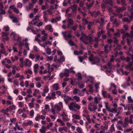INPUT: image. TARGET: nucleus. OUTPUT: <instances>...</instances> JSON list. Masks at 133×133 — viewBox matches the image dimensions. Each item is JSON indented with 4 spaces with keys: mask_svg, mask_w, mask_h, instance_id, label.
<instances>
[{
    "mask_svg": "<svg viewBox=\"0 0 133 133\" xmlns=\"http://www.w3.org/2000/svg\"><path fill=\"white\" fill-rule=\"evenodd\" d=\"M128 56L125 58L124 56H121L120 58L121 60H123L126 62H129L128 64L127 65L125 68L127 69H129L133 65V55L130 54L129 52L127 53Z\"/></svg>",
    "mask_w": 133,
    "mask_h": 133,
    "instance_id": "nucleus-1",
    "label": "nucleus"
},
{
    "mask_svg": "<svg viewBox=\"0 0 133 133\" xmlns=\"http://www.w3.org/2000/svg\"><path fill=\"white\" fill-rule=\"evenodd\" d=\"M129 122V120L128 117L125 118L123 122L121 121H119L117 126L118 129L119 130L123 131V130L122 127L124 128L127 127L128 125Z\"/></svg>",
    "mask_w": 133,
    "mask_h": 133,
    "instance_id": "nucleus-2",
    "label": "nucleus"
},
{
    "mask_svg": "<svg viewBox=\"0 0 133 133\" xmlns=\"http://www.w3.org/2000/svg\"><path fill=\"white\" fill-rule=\"evenodd\" d=\"M82 36L80 38V40L85 44L88 43H91L93 41V38L91 36H87L83 32H81Z\"/></svg>",
    "mask_w": 133,
    "mask_h": 133,
    "instance_id": "nucleus-3",
    "label": "nucleus"
},
{
    "mask_svg": "<svg viewBox=\"0 0 133 133\" xmlns=\"http://www.w3.org/2000/svg\"><path fill=\"white\" fill-rule=\"evenodd\" d=\"M88 59L92 64H96L98 65H100L98 63L100 61V59L94 56L92 54H91L89 57Z\"/></svg>",
    "mask_w": 133,
    "mask_h": 133,
    "instance_id": "nucleus-4",
    "label": "nucleus"
},
{
    "mask_svg": "<svg viewBox=\"0 0 133 133\" xmlns=\"http://www.w3.org/2000/svg\"><path fill=\"white\" fill-rule=\"evenodd\" d=\"M69 109L70 110H73L75 108H76L77 110H79L81 108V106L76 104L75 102H71V103L69 106Z\"/></svg>",
    "mask_w": 133,
    "mask_h": 133,
    "instance_id": "nucleus-5",
    "label": "nucleus"
},
{
    "mask_svg": "<svg viewBox=\"0 0 133 133\" xmlns=\"http://www.w3.org/2000/svg\"><path fill=\"white\" fill-rule=\"evenodd\" d=\"M126 36L129 37L127 39V42L128 45V46L133 45V38H132L133 37H130L126 36L125 34L123 36V38H124Z\"/></svg>",
    "mask_w": 133,
    "mask_h": 133,
    "instance_id": "nucleus-6",
    "label": "nucleus"
},
{
    "mask_svg": "<svg viewBox=\"0 0 133 133\" xmlns=\"http://www.w3.org/2000/svg\"><path fill=\"white\" fill-rule=\"evenodd\" d=\"M56 95L55 92L53 91L50 93H49L48 95L46 96V98L50 100L51 99L54 100L56 98Z\"/></svg>",
    "mask_w": 133,
    "mask_h": 133,
    "instance_id": "nucleus-7",
    "label": "nucleus"
},
{
    "mask_svg": "<svg viewBox=\"0 0 133 133\" xmlns=\"http://www.w3.org/2000/svg\"><path fill=\"white\" fill-rule=\"evenodd\" d=\"M40 16L39 15H37L35 16V18L33 19L32 21L29 23V24H30L32 25H35L38 23L37 21H35L37 20L39 18Z\"/></svg>",
    "mask_w": 133,
    "mask_h": 133,
    "instance_id": "nucleus-8",
    "label": "nucleus"
},
{
    "mask_svg": "<svg viewBox=\"0 0 133 133\" xmlns=\"http://www.w3.org/2000/svg\"><path fill=\"white\" fill-rule=\"evenodd\" d=\"M9 13L11 14L9 15V17L11 19H12V22L13 23H16L17 22V17L16 16H15L14 15L12 14L11 11L9 10L8 11Z\"/></svg>",
    "mask_w": 133,
    "mask_h": 133,
    "instance_id": "nucleus-9",
    "label": "nucleus"
},
{
    "mask_svg": "<svg viewBox=\"0 0 133 133\" xmlns=\"http://www.w3.org/2000/svg\"><path fill=\"white\" fill-rule=\"evenodd\" d=\"M88 109L90 111L92 112L95 111L97 109V105H93L92 104H90L88 105Z\"/></svg>",
    "mask_w": 133,
    "mask_h": 133,
    "instance_id": "nucleus-10",
    "label": "nucleus"
},
{
    "mask_svg": "<svg viewBox=\"0 0 133 133\" xmlns=\"http://www.w3.org/2000/svg\"><path fill=\"white\" fill-rule=\"evenodd\" d=\"M114 8H116L115 11L118 13L121 12L124 10L126 9V8L124 6L122 7H115Z\"/></svg>",
    "mask_w": 133,
    "mask_h": 133,
    "instance_id": "nucleus-11",
    "label": "nucleus"
},
{
    "mask_svg": "<svg viewBox=\"0 0 133 133\" xmlns=\"http://www.w3.org/2000/svg\"><path fill=\"white\" fill-rule=\"evenodd\" d=\"M68 32L66 31L64 32H62L63 34V36L66 40H68L69 39L71 38L72 37V35L70 33L67 35Z\"/></svg>",
    "mask_w": 133,
    "mask_h": 133,
    "instance_id": "nucleus-12",
    "label": "nucleus"
},
{
    "mask_svg": "<svg viewBox=\"0 0 133 133\" xmlns=\"http://www.w3.org/2000/svg\"><path fill=\"white\" fill-rule=\"evenodd\" d=\"M111 46H109L107 45H105L104 46V52L107 55L108 52L109 51L111 50Z\"/></svg>",
    "mask_w": 133,
    "mask_h": 133,
    "instance_id": "nucleus-13",
    "label": "nucleus"
},
{
    "mask_svg": "<svg viewBox=\"0 0 133 133\" xmlns=\"http://www.w3.org/2000/svg\"><path fill=\"white\" fill-rule=\"evenodd\" d=\"M2 36L3 37V39L5 40H8L9 37L8 36L9 34L8 33H6L4 32H2Z\"/></svg>",
    "mask_w": 133,
    "mask_h": 133,
    "instance_id": "nucleus-14",
    "label": "nucleus"
},
{
    "mask_svg": "<svg viewBox=\"0 0 133 133\" xmlns=\"http://www.w3.org/2000/svg\"><path fill=\"white\" fill-rule=\"evenodd\" d=\"M116 45L117 47L115 48V49L114 50V53L115 54V56L116 57L117 56V54L118 53L117 50H120L121 49V46L119 44H117Z\"/></svg>",
    "mask_w": 133,
    "mask_h": 133,
    "instance_id": "nucleus-15",
    "label": "nucleus"
},
{
    "mask_svg": "<svg viewBox=\"0 0 133 133\" xmlns=\"http://www.w3.org/2000/svg\"><path fill=\"white\" fill-rule=\"evenodd\" d=\"M68 21V23L67 25L68 28H71V25H72L74 23V21L71 18H69Z\"/></svg>",
    "mask_w": 133,
    "mask_h": 133,
    "instance_id": "nucleus-16",
    "label": "nucleus"
},
{
    "mask_svg": "<svg viewBox=\"0 0 133 133\" xmlns=\"http://www.w3.org/2000/svg\"><path fill=\"white\" fill-rule=\"evenodd\" d=\"M113 66L111 62H108L107 64V65H104L103 66V67L105 69H109L110 70L111 69V67Z\"/></svg>",
    "mask_w": 133,
    "mask_h": 133,
    "instance_id": "nucleus-17",
    "label": "nucleus"
},
{
    "mask_svg": "<svg viewBox=\"0 0 133 133\" xmlns=\"http://www.w3.org/2000/svg\"><path fill=\"white\" fill-rule=\"evenodd\" d=\"M104 3L105 4H109L112 6L113 5V1L112 0H105L104 1Z\"/></svg>",
    "mask_w": 133,
    "mask_h": 133,
    "instance_id": "nucleus-18",
    "label": "nucleus"
},
{
    "mask_svg": "<svg viewBox=\"0 0 133 133\" xmlns=\"http://www.w3.org/2000/svg\"><path fill=\"white\" fill-rule=\"evenodd\" d=\"M100 12L99 11H94L91 13L92 15L94 16L95 18L97 17L100 14Z\"/></svg>",
    "mask_w": 133,
    "mask_h": 133,
    "instance_id": "nucleus-19",
    "label": "nucleus"
},
{
    "mask_svg": "<svg viewBox=\"0 0 133 133\" xmlns=\"http://www.w3.org/2000/svg\"><path fill=\"white\" fill-rule=\"evenodd\" d=\"M4 62V63H8L10 65L12 63L11 62L9 59H8L7 58H5L4 59H3L2 61V63H3Z\"/></svg>",
    "mask_w": 133,
    "mask_h": 133,
    "instance_id": "nucleus-20",
    "label": "nucleus"
},
{
    "mask_svg": "<svg viewBox=\"0 0 133 133\" xmlns=\"http://www.w3.org/2000/svg\"><path fill=\"white\" fill-rule=\"evenodd\" d=\"M72 72L73 73H74L75 72L73 71H70L69 69H65V72H64L65 76L66 77H68L69 76V73L70 72Z\"/></svg>",
    "mask_w": 133,
    "mask_h": 133,
    "instance_id": "nucleus-21",
    "label": "nucleus"
},
{
    "mask_svg": "<svg viewBox=\"0 0 133 133\" xmlns=\"http://www.w3.org/2000/svg\"><path fill=\"white\" fill-rule=\"evenodd\" d=\"M77 5L76 4H74L72 6H71L70 8L72 10L74 13H76L77 11L76 9L77 8Z\"/></svg>",
    "mask_w": 133,
    "mask_h": 133,
    "instance_id": "nucleus-22",
    "label": "nucleus"
},
{
    "mask_svg": "<svg viewBox=\"0 0 133 133\" xmlns=\"http://www.w3.org/2000/svg\"><path fill=\"white\" fill-rule=\"evenodd\" d=\"M131 29L132 30L130 32V34L126 33L125 35L126 36H128L130 37H133V25L131 26Z\"/></svg>",
    "mask_w": 133,
    "mask_h": 133,
    "instance_id": "nucleus-23",
    "label": "nucleus"
},
{
    "mask_svg": "<svg viewBox=\"0 0 133 133\" xmlns=\"http://www.w3.org/2000/svg\"><path fill=\"white\" fill-rule=\"evenodd\" d=\"M58 84L56 83L53 85V89L55 90H57L59 89Z\"/></svg>",
    "mask_w": 133,
    "mask_h": 133,
    "instance_id": "nucleus-24",
    "label": "nucleus"
},
{
    "mask_svg": "<svg viewBox=\"0 0 133 133\" xmlns=\"http://www.w3.org/2000/svg\"><path fill=\"white\" fill-rule=\"evenodd\" d=\"M35 57L36 60V61H39V60H42L43 59V57L42 56L40 57V56L37 54H36Z\"/></svg>",
    "mask_w": 133,
    "mask_h": 133,
    "instance_id": "nucleus-25",
    "label": "nucleus"
},
{
    "mask_svg": "<svg viewBox=\"0 0 133 133\" xmlns=\"http://www.w3.org/2000/svg\"><path fill=\"white\" fill-rule=\"evenodd\" d=\"M122 20L123 22L129 23L132 20L131 18L129 19L127 17H125L122 18Z\"/></svg>",
    "mask_w": 133,
    "mask_h": 133,
    "instance_id": "nucleus-26",
    "label": "nucleus"
},
{
    "mask_svg": "<svg viewBox=\"0 0 133 133\" xmlns=\"http://www.w3.org/2000/svg\"><path fill=\"white\" fill-rule=\"evenodd\" d=\"M58 130L61 133L62 132V131L63 130H64L66 132L67 130V128L66 127H60L59 128Z\"/></svg>",
    "mask_w": 133,
    "mask_h": 133,
    "instance_id": "nucleus-27",
    "label": "nucleus"
},
{
    "mask_svg": "<svg viewBox=\"0 0 133 133\" xmlns=\"http://www.w3.org/2000/svg\"><path fill=\"white\" fill-rule=\"evenodd\" d=\"M25 65L26 66L29 67H30L31 65V62L28 59H26Z\"/></svg>",
    "mask_w": 133,
    "mask_h": 133,
    "instance_id": "nucleus-28",
    "label": "nucleus"
},
{
    "mask_svg": "<svg viewBox=\"0 0 133 133\" xmlns=\"http://www.w3.org/2000/svg\"><path fill=\"white\" fill-rule=\"evenodd\" d=\"M33 122L31 121H28L26 122H25L24 123V125L25 126H28V125H33Z\"/></svg>",
    "mask_w": 133,
    "mask_h": 133,
    "instance_id": "nucleus-29",
    "label": "nucleus"
},
{
    "mask_svg": "<svg viewBox=\"0 0 133 133\" xmlns=\"http://www.w3.org/2000/svg\"><path fill=\"white\" fill-rule=\"evenodd\" d=\"M9 8L10 9H12L15 12L17 13V9L15 5H13L10 6Z\"/></svg>",
    "mask_w": 133,
    "mask_h": 133,
    "instance_id": "nucleus-30",
    "label": "nucleus"
},
{
    "mask_svg": "<svg viewBox=\"0 0 133 133\" xmlns=\"http://www.w3.org/2000/svg\"><path fill=\"white\" fill-rule=\"evenodd\" d=\"M46 131V128L44 126H42L41 129H40V131L41 133H45Z\"/></svg>",
    "mask_w": 133,
    "mask_h": 133,
    "instance_id": "nucleus-31",
    "label": "nucleus"
},
{
    "mask_svg": "<svg viewBox=\"0 0 133 133\" xmlns=\"http://www.w3.org/2000/svg\"><path fill=\"white\" fill-rule=\"evenodd\" d=\"M66 98H65L64 99V101L66 103H68V102L70 100H72V99L71 97H70L69 96H66Z\"/></svg>",
    "mask_w": 133,
    "mask_h": 133,
    "instance_id": "nucleus-32",
    "label": "nucleus"
},
{
    "mask_svg": "<svg viewBox=\"0 0 133 133\" xmlns=\"http://www.w3.org/2000/svg\"><path fill=\"white\" fill-rule=\"evenodd\" d=\"M3 117H2V115L1 114L0 115V127H2V124H3V123L2 122L4 121V120L3 119Z\"/></svg>",
    "mask_w": 133,
    "mask_h": 133,
    "instance_id": "nucleus-33",
    "label": "nucleus"
},
{
    "mask_svg": "<svg viewBox=\"0 0 133 133\" xmlns=\"http://www.w3.org/2000/svg\"><path fill=\"white\" fill-rule=\"evenodd\" d=\"M104 103L105 104V107L106 109L109 112H110L111 109L108 106V103L105 102H104Z\"/></svg>",
    "mask_w": 133,
    "mask_h": 133,
    "instance_id": "nucleus-34",
    "label": "nucleus"
},
{
    "mask_svg": "<svg viewBox=\"0 0 133 133\" xmlns=\"http://www.w3.org/2000/svg\"><path fill=\"white\" fill-rule=\"evenodd\" d=\"M9 111V109L8 108H7L6 109H3L1 110L0 112L5 114L6 112H8Z\"/></svg>",
    "mask_w": 133,
    "mask_h": 133,
    "instance_id": "nucleus-35",
    "label": "nucleus"
},
{
    "mask_svg": "<svg viewBox=\"0 0 133 133\" xmlns=\"http://www.w3.org/2000/svg\"><path fill=\"white\" fill-rule=\"evenodd\" d=\"M130 82H126L124 84H122L121 86L124 88H126L127 86H130Z\"/></svg>",
    "mask_w": 133,
    "mask_h": 133,
    "instance_id": "nucleus-36",
    "label": "nucleus"
},
{
    "mask_svg": "<svg viewBox=\"0 0 133 133\" xmlns=\"http://www.w3.org/2000/svg\"><path fill=\"white\" fill-rule=\"evenodd\" d=\"M128 103L129 104H131L133 103V100L131 98L130 96L128 97Z\"/></svg>",
    "mask_w": 133,
    "mask_h": 133,
    "instance_id": "nucleus-37",
    "label": "nucleus"
},
{
    "mask_svg": "<svg viewBox=\"0 0 133 133\" xmlns=\"http://www.w3.org/2000/svg\"><path fill=\"white\" fill-rule=\"evenodd\" d=\"M73 99L76 100V101L77 102H78L80 100V99L79 97L77 96H74L73 97Z\"/></svg>",
    "mask_w": 133,
    "mask_h": 133,
    "instance_id": "nucleus-38",
    "label": "nucleus"
},
{
    "mask_svg": "<svg viewBox=\"0 0 133 133\" xmlns=\"http://www.w3.org/2000/svg\"><path fill=\"white\" fill-rule=\"evenodd\" d=\"M104 52L103 51H101L98 52V54L101 56L104 57ZM105 57H106V55L105 56Z\"/></svg>",
    "mask_w": 133,
    "mask_h": 133,
    "instance_id": "nucleus-39",
    "label": "nucleus"
},
{
    "mask_svg": "<svg viewBox=\"0 0 133 133\" xmlns=\"http://www.w3.org/2000/svg\"><path fill=\"white\" fill-rule=\"evenodd\" d=\"M72 117L74 118L79 119L80 118V116L78 115L74 114L72 115Z\"/></svg>",
    "mask_w": 133,
    "mask_h": 133,
    "instance_id": "nucleus-40",
    "label": "nucleus"
},
{
    "mask_svg": "<svg viewBox=\"0 0 133 133\" xmlns=\"http://www.w3.org/2000/svg\"><path fill=\"white\" fill-rule=\"evenodd\" d=\"M46 28L48 29L50 32H53V29L52 28V26L50 25H48L47 26Z\"/></svg>",
    "mask_w": 133,
    "mask_h": 133,
    "instance_id": "nucleus-41",
    "label": "nucleus"
},
{
    "mask_svg": "<svg viewBox=\"0 0 133 133\" xmlns=\"http://www.w3.org/2000/svg\"><path fill=\"white\" fill-rule=\"evenodd\" d=\"M83 116L85 117L89 123H90L91 122V120L90 118V117L89 116L86 115H83Z\"/></svg>",
    "mask_w": 133,
    "mask_h": 133,
    "instance_id": "nucleus-42",
    "label": "nucleus"
},
{
    "mask_svg": "<svg viewBox=\"0 0 133 133\" xmlns=\"http://www.w3.org/2000/svg\"><path fill=\"white\" fill-rule=\"evenodd\" d=\"M78 58L79 59V61L81 62H82L83 61V60L84 59H85V58L83 56H79L78 57Z\"/></svg>",
    "mask_w": 133,
    "mask_h": 133,
    "instance_id": "nucleus-43",
    "label": "nucleus"
},
{
    "mask_svg": "<svg viewBox=\"0 0 133 133\" xmlns=\"http://www.w3.org/2000/svg\"><path fill=\"white\" fill-rule=\"evenodd\" d=\"M77 77V79L78 80H81L82 79V77H81V75L80 73H78L77 74V75H76Z\"/></svg>",
    "mask_w": 133,
    "mask_h": 133,
    "instance_id": "nucleus-44",
    "label": "nucleus"
},
{
    "mask_svg": "<svg viewBox=\"0 0 133 133\" xmlns=\"http://www.w3.org/2000/svg\"><path fill=\"white\" fill-rule=\"evenodd\" d=\"M117 72L121 75H123L124 74V71L122 69H120L119 70H118L117 71Z\"/></svg>",
    "mask_w": 133,
    "mask_h": 133,
    "instance_id": "nucleus-45",
    "label": "nucleus"
},
{
    "mask_svg": "<svg viewBox=\"0 0 133 133\" xmlns=\"http://www.w3.org/2000/svg\"><path fill=\"white\" fill-rule=\"evenodd\" d=\"M45 50L46 52V53L47 54L49 55H50L51 54V50L49 48H47L46 49H45Z\"/></svg>",
    "mask_w": 133,
    "mask_h": 133,
    "instance_id": "nucleus-46",
    "label": "nucleus"
},
{
    "mask_svg": "<svg viewBox=\"0 0 133 133\" xmlns=\"http://www.w3.org/2000/svg\"><path fill=\"white\" fill-rule=\"evenodd\" d=\"M102 95L104 98H107V92L105 91H102Z\"/></svg>",
    "mask_w": 133,
    "mask_h": 133,
    "instance_id": "nucleus-47",
    "label": "nucleus"
},
{
    "mask_svg": "<svg viewBox=\"0 0 133 133\" xmlns=\"http://www.w3.org/2000/svg\"><path fill=\"white\" fill-rule=\"evenodd\" d=\"M110 131L111 132H112L115 131V128L114 127V124H112L111 125L110 128Z\"/></svg>",
    "mask_w": 133,
    "mask_h": 133,
    "instance_id": "nucleus-48",
    "label": "nucleus"
},
{
    "mask_svg": "<svg viewBox=\"0 0 133 133\" xmlns=\"http://www.w3.org/2000/svg\"><path fill=\"white\" fill-rule=\"evenodd\" d=\"M79 90L76 88H75L73 91V94L74 95H76L78 93V92L79 91Z\"/></svg>",
    "mask_w": 133,
    "mask_h": 133,
    "instance_id": "nucleus-49",
    "label": "nucleus"
},
{
    "mask_svg": "<svg viewBox=\"0 0 133 133\" xmlns=\"http://www.w3.org/2000/svg\"><path fill=\"white\" fill-rule=\"evenodd\" d=\"M3 63H2V64L4 66L5 68L9 69L11 67V66L8 65V64L6 63H4V62H3Z\"/></svg>",
    "mask_w": 133,
    "mask_h": 133,
    "instance_id": "nucleus-50",
    "label": "nucleus"
},
{
    "mask_svg": "<svg viewBox=\"0 0 133 133\" xmlns=\"http://www.w3.org/2000/svg\"><path fill=\"white\" fill-rule=\"evenodd\" d=\"M48 38V37L47 36H42L41 37V39H42V41L43 42L45 41L46 39Z\"/></svg>",
    "mask_w": 133,
    "mask_h": 133,
    "instance_id": "nucleus-51",
    "label": "nucleus"
},
{
    "mask_svg": "<svg viewBox=\"0 0 133 133\" xmlns=\"http://www.w3.org/2000/svg\"><path fill=\"white\" fill-rule=\"evenodd\" d=\"M18 106L20 108H22L24 107V105L23 102H20L18 103Z\"/></svg>",
    "mask_w": 133,
    "mask_h": 133,
    "instance_id": "nucleus-52",
    "label": "nucleus"
},
{
    "mask_svg": "<svg viewBox=\"0 0 133 133\" xmlns=\"http://www.w3.org/2000/svg\"><path fill=\"white\" fill-rule=\"evenodd\" d=\"M11 35L14 39L16 40L15 36L16 35V33L12 32L11 33Z\"/></svg>",
    "mask_w": 133,
    "mask_h": 133,
    "instance_id": "nucleus-53",
    "label": "nucleus"
},
{
    "mask_svg": "<svg viewBox=\"0 0 133 133\" xmlns=\"http://www.w3.org/2000/svg\"><path fill=\"white\" fill-rule=\"evenodd\" d=\"M93 23H92L91 22H90L89 23L87 28L89 30H90L91 29V26L92 25Z\"/></svg>",
    "mask_w": 133,
    "mask_h": 133,
    "instance_id": "nucleus-54",
    "label": "nucleus"
},
{
    "mask_svg": "<svg viewBox=\"0 0 133 133\" xmlns=\"http://www.w3.org/2000/svg\"><path fill=\"white\" fill-rule=\"evenodd\" d=\"M25 73L26 74L29 73L31 75L32 74V71L30 69H29L28 70H26L25 71Z\"/></svg>",
    "mask_w": 133,
    "mask_h": 133,
    "instance_id": "nucleus-55",
    "label": "nucleus"
},
{
    "mask_svg": "<svg viewBox=\"0 0 133 133\" xmlns=\"http://www.w3.org/2000/svg\"><path fill=\"white\" fill-rule=\"evenodd\" d=\"M94 4V1L93 0H92L91 2H90L89 4H87V6L88 8H90Z\"/></svg>",
    "mask_w": 133,
    "mask_h": 133,
    "instance_id": "nucleus-56",
    "label": "nucleus"
},
{
    "mask_svg": "<svg viewBox=\"0 0 133 133\" xmlns=\"http://www.w3.org/2000/svg\"><path fill=\"white\" fill-rule=\"evenodd\" d=\"M126 1L125 0H121V4L123 6H124L126 5L125 4Z\"/></svg>",
    "mask_w": 133,
    "mask_h": 133,
    "instance_id": "nucleus-57",
    "label": "nucleus"
},
{
    "mask_svg": "<svg viewBox=\"0 0 133 133\" xmlns=\"http://www.w3.org/2000/svg\"><path fill=\"white\" fill-rule=\"evenodd\" d=\"M121 34L119 32H117L114 34V35L116 36L117 37H120Z\"/></svg>",
    "mask_w": 133,
    "mask_h": 133,
    "instance_id": "nucleus-58",
    "label": "nucleus"
},
{
    "mask_svg": "<svg viewBox=\"0 0 133 133\" xmlns=\"http://www.w3.org/2000/svg\"><path fill=\"white\" fill-rule=\"evenodd\" d=\"M117 111V109L116 108H111V110L110 112H112V113H116V112Z\"/></svg>",
    "mask_w": 133,
    "mask_h": 133,
    "instance_id": "nucleus-59",
    "label": "nucleus"
},
{
    "mask_svg": "<svg viewBox=\"0 0 133 133\" xmlns=\"http://www.w3.org/2000/svg\"><path fill=\"white\" fill-rule=\"evenodd\" d=\"M9 28L8 26H6L3 28V30L4 31L7 32L9 30Z\"/></svg>",
    "mask_w": 133,
    "mask_h": 133,
    "instance_id": "nucleus-60",
    "label": "nucleus"
},
{
    "mask_svg": "<svg viewBox=\"0 0 133 133\" xmlns=\"http://www.w3.org/2000/svg\"><path fill=\"white\" fill-rule=\"evenodd\" d=\"M55 108L58 111H60L61 110V108H62L57 105H55Z\"/></svg>",
    "mask_w": 133,
    "mask_h": 133,
    "instance_id": "nucleus-61",
    "label": "nucleus"
},
{
    "mask_svg": "<svg viewBox=\"0 0 133 133\" xmlns=\"http://www.w3.org/2000/svg\"><path fill=\"white\" fill-rule=\"evenodd\" d=\"M77 25H76L72 27L71 26V28H70L71 29H72L74 30L75 31L76 30L77 28Z\"/></svg>",
    "mask_w": 133,
    "mask_h": 133,
    "instance_id": "nucleus-62",
    "label": "nucleus"
},
{
    "mask_svg": "<svg viewBox=\"0 0 133 133\" xmlns=\"http://www.w3.org/2000/svg\"><path fill=\"white\" fill-rule=\"evenodd\" d=\"M48 8V6L47 5H43L41 7V9L42 10H44L46 9H47Z\"/></svg>",
    "mask_w": 133,
    "mask_h": 133,
    "instance_id": "nucleus-63",
    "label": "nucleus"
},
{
    "mask_svg": "<svg viewBox=\"0 0 133 133\" xmlns=\"http://www.w3.org/2000/svg\"><path fill=\"white\" fill-rule=\"evenodd\" d=\"M84 24H87L88 23V22L86 19L83 18L82 20Z\"/></svg>",
    "mask_w": 133,
    "mask_h": 133,
    "instance_id": "nucleus-64",
    "label": "nucleus"
}]
</instances>
